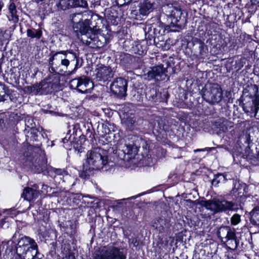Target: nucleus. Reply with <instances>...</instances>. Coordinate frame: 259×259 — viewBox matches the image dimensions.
Returning <instances> with one entry per match:
<instances>
[{
    "label": "nucleus",
    "instance_id": "obj_1",
    "mask_svg": "<svg viewBox=\"0 0 259 259\" xmlns=\"http://www.w3.org/2000/svg\"><path fill=\"white\" fill-rule=\"evenodd\" d=\"M50 67V70L53 72L60 73L63 69H67L70 63L75 62L73 71L80 68L83 64V61L75 53L70 51H60L56 53L50 58L49 60Z\"/></svg>",
    "mask_w": 259,
    "mask_h": 259
},
{
    "label": "nucleus",
    "instance_id": "obj_2",
    "mask_svg": "<svg viewBox=\"0 0 259 259\" xmlns=\"http://www.w3.org/2000/svg\"><path fill=\"white\" fill-rule=\"evenodd\" d=\"M86 164H84L83 171L88 174V171L92 170H100L106 168L109 163L107 152L100 148H96L89 151L87 154Z\"/></svg>",
    "mask_w": 259,
    "mask_h": 259
},
{
    "label": "nucleus",
    "instance_id": "obj_3",
    "mask_svg": "<svg viewBox=\"0 0 259 259\" xmlns=\"http://www.w3.org/2000/svg\"><path fill=\"white\" fill-rule=\"evenodd\" d=\"M165 4L161 8L162 14L170 19L169 27L180 28L185 22L183 10L179 5L178 0H164ZM162 17V15H161Z\"/></svg>",
    "mask_w": 259,
    "mask_h": 259
},
{
    "label": "nucleus",
    "instance_id": "obj_4",
    "mask_svg": "<svg viewBox=\"0 0 259 259\" xmlns=\"http://www.w3.org/2000/svg\"><path fill=\"white\" fill-rule=\"evenodd\" d=\"M248 94L242 96V108L246 114L251 117H255L259 110V95L256 85L251 86Z\"/></svg>",
    "mask_w": 259,
    "mask_h": 259
},
{
    "label": "nucleus",
    "instance_id": "obj_5",
    "mask_svg": "<svg viewBox=\"0 0 259 259\" xmlns=\"http://www.w3.org/2000/svg\"><path fill=\"white\" fill-rule=\"evenodd\" d=\"M18 256L23 259H34L38 251L35 241L27 236L19 238L16 247Z\"/></svg>",
    "mask_w": 259,
    "mask_h": 259
},
{
    "label": "nucleus",
    "instance_id": "obj_6",
    "mask_svg": "<svg viewBox=\"0 0 259 259\" xmlns=\"http://www.w3.org/2000/svg\"><path fill=\"white\" fill-rule=\"evenodd\" d=\"M201 205L206 209L211 211L213 214L232 210L234 205L231 201L219 198L202 201Z\"/></svg>",
    "mask_w": 259,
    "mask_h": 259
},
{
    "label": "nucleus",
    "instance_id": "obj_7",
    "mask_svg": "<svg viewBox=\"0 0 259 259\" xmlns=\"http://www.w3.org/2000/svg\"><path fill=\"white\" fill-rule=\"evenodd\" d=\"M202 98L211 104L220 103L223 99V90L217 83H209L205 85L202 91Z\"/></svg>",
    "mask_w": 259,
    "mask_h": 259
},
{
    "label": "nucleus",
    "instance_id": "obj_8",
    "mask_svg": "<svg viewBox=\"0 0 259 259\" xmlns=\"http://www.w3.org/2000/svg\"><path fill=\"white\" fill-rule=\"evenodd\" d=\"M126 253L124 248L109 244L100 248L99 254L95 259H126Z\"/></svg>",
    "mask_w": 259,
    "mask_h": 259
},
{
    "label": "nucleus",
    "instance_id": "obj_9",
    "mask_svg": "<svg viewBox=\"0 0 259 259\" xmlns=\"http://www.w3.org/2000/svg\"><path fill=\"white\" fill-rule=\"evenodd\" d=\"M69 87L79 93L88 94L91 92L93 84L88 77L82 76L71 80L69 81Z\"/></svg>",
    "mask_w": 259,
    "mask_h": 259
},
{
    "label": "nucleus",
    "instance_id": "obj_10",
    "mask_svg": "<svg viewBox=\"0 0 259 259\" xmlns=\"http://www.w3.org/2000/svg\"><path fill=\"white\" fill-rule=\"evenodd\" d=\"M25 90L27 92L33 93L35 95L38 94H48L53 92V83L43 80L39 84H35L32 86H27L25 87Z\"/></svg>",
    "mask_w": 259,
    "mask_h": 259
},
{
    "label": "nucleus",
    "instance_id": "obj_11",
    "mask_svg": "<svg viewBox=\"0 0 259 259\" xmlns=\"http://www.w3.org/2000/svg\"><path fill=\"white\" fill-rule=\"evenodd\" d=\"M139 147L136 142L133 144H125L121 150H118L120 158L124 161L130 160L137 153Z\"/></svg>",
    "mask_w": 259,
    "mask_h": 259
},
{
    "label": "nucleus",
    "instance_id": "obj_12",
    "mask_svg": "<svg viewBox=\"0 0 259 259\" xmlns=\"http://www.w3.org/2000/svg\"><path fill=\"white\" fill-rule=\"evenodd\" d=\"M145 76L150 80L154 79L156 81H160L165 79L166 74L163 65H158L151 68Z\"/></svg>",
    "mask_w": 259,
    "mask_h": 259
},
{
    "label": "nucleus",
    "instance_id": "obj_13",
    "mask_svg": "<svg viewBox=\"0 0 259 259\" xmlns=\"http://www.w3.org/2000/svg\"><path fill=\"white\" fill-rule=\"evenodd\" d=\"M127 82L122 77L116 78L110 85L111 92L118 96H124L126 92Z\"/></svg>",
    "mask_w": 259,
    "mask_h": 259
},
{
    "label": "nucleus",
    "instance_id": "obj_14",
    "mask_svg": "<svg viewBox=\"0 0 259 259\" xmlns=\"http://www.w3.org/2000/svg\"><path fill=\"white\" fill-rule=\"evenodd\" d=\"M80 40L83 44L92 48H100L103 46V42L99 40V37L95 33L93 32V30L88 36L80 38Z\"/></svg>",
    "mask_w": 259,
    "mask_h": 259
},
{
    "label": "nucleus",
    "instance_id": "obj_15",
    "mask_svg": "<svg viewBox=\"0 0 259 259\" xmlns=\"http://www.w3.org/2000/svg\"><path fill=\"white\" fill-rule=\"evenodd\" d=\"M78 28H75L74 26H73L74 31L76 33L78 38L79 33L81 35V38H83L85 36H88L89 34L93 31V29L90 27V21L88 19H85L83 21L78 23Z\"/></svg>",
    "mask_w": 259,
    "mask_h": 259
},
{
    "label": "nucleus",
    "instance_id": "obj_16",
    "mask_svg": "<svg viewBox=\"0 0 259 259\" xmlns=\"http://www.w3.org/2000/svg\"><path fill=\"white\" fill-rule=\"evenodd\" d=\"M96 78L99 81H106L113 76V73L110 68L101 66L96 70Z\"/></svg>",
    "mask_w": 259,
    "mask_h": 259
},
{
    "label": "nucleus",
    "instance_id": "obj_17",
    "mask_svg": "<svg viewBox=\"0 0 259 259\" xmlns=\"http://www.w3.org/2000/svg\"><path fill=\"white\" fill-rule=\"evenodd\" d=\"M158 4L157 0H145L141 5L139 11L141 15H146L156 8Z\"/></svg>",
    "mask_w": 259,
    "mask_h": 259
},
{
    "label": "nucleus",
    "instance_id": "obj_18",
    "mask_svg": "<svg viewBox=\"0 0 259 259\" xmlns=\"http://www.w3.org/2000/svg\"><path fill=\"white\" fill-rule=\"evenodd\" d=\"M227 233V237L225 238L224 241L228 242V244L230 245L229 248L234 250L237 248L239 244V241L236 236L235 230L230 227Z\"/></svg>",
    "mask_w": 259,
    "mask_h": 259
},
{
    "label": "nucleus",
    "instance_id": "obj_19",
    "mask_svg": "<svg viewBox=\"0 0 259 259\" xmlns=\"http://www.w3.org/2000/svg\"><path fill=\"white\" fill-rule=\"evenodd\" d=\"M213 125L223 132H226L232 127V123L224 118L217 119L213 122Z\"/></svg>",
    "mask_w": 259,
    "mask_h": 259
},
{
    "label": "nucleus",
    "instance_id": "obj_20",
    "mask_svg": "<svg viewBox=\"0 0 259 259\" xmlns=\"http://www.w3.org/2000/svg\"><path fill=\"white\" fill-rule=\"evenodd\" d=\"M168 225V221L166 219L161 218L153 221L152 223V226L159 233L164 232Z\"/></svg>",
    "mask_w": 259,
    "mask_h": 259
},
{
    "label": "nucleus",
    "instance_id": "obj_21",
    "mask_svg": "<svg viewBox=\"0 0 259 259\" xmlns=\"http://www.w3.org/2000/svg\"><path fill=\"white\" fill-rule=\"evenodd\" d=\"M35 189L29 187L25 188L22 194V197L29 201L36 199L38 196L39 193L36 190L37 187L35 186Z\"/></svg>",
    "mask_w": 259,
    "mask_h": 259
},
{
    "label": "nucleus",
    "instance_id": "obj_22",
    "mask_svg": "<svg viewBox=\"0 0 259 259\" xmlns=\"http://www.w3.org/2000/svg\"><path fill=\"white\" fill-rule=\"evenodd\" d=\"M132 51L140 55H142L146 53L147 50V46L146 45V41L143 40L142 41H135L132 48Z\"/></svg>",
    "mask_w": 259,
    "mask_h": 259
},
{
    "label": "nucleus",
    "instance_id": "obj_23",
    "mask_svg": "<svg viewBox=\"0 0 259 259\" xmlns=\"http://www.w3.org/2000/svg\"><path fill=\"white\" fill-rule=\"evenodd\" d=\"M49 173L51 177H53L56 182L59 184L60 183V181L59 180H62L64 176H67V172L62 169L51 168L49 170Z\"/></svg>",
    "mask_w": 259,
    "mask_h": 259
},
{
    "label": "nucleus",
    "instance_id": "obj_24",
    "mask_svg": "<svg viewBox=\"0 0 259 259\" xmlns=\"http://www.w3.org/2000/svg\"><path fill=\"white\" fill-rule=\"evenodd\" d=\"M9 13L8 16L9 20L12 21L13 23H17L19 21V16L17 15V11L14 3H12L10 4L9 7Z\"/></svg>",
    "mask_w": 259,
    "mask_h": 259
},
{
    "label": "nucleus",
    "instance_id": "obj_25",
    "mask_svg": "<svg viewBox=\"0 0 259 259\" xmlns=\"http://www.w3.org/2000/svg\"><path fill=\"white\" fill-rule=\"evenodd\" d=\"M228 180L226 174H218L214 176L211 184L214 187H218L219 184L224 183Z\"/></svg>",
    "mask_w": 259,
    "mask_h": 259
},
{
    "label": "nucleus",
    "instance_id": "obj_26",
    "mask_svg": "<svg viewBox=\"0 0 259 259\" xmlns=\"http://www.w3.org/2000/svg\"><path fill=\"white\" fill-rule=\"evenodd\" d=\"M83 16L82 13H74L70 15V19L73 23V26H74L75 28H78L79 26L78 23L83 21Z\"/></svg>",
    "mask_w": 259,
    "mask_h": 259
},
{
    "label": "nucleus",
    "instance_id": "obj_27",
    "mask_svg": "<svg viewBox=\"0 0 259 259\" xmlns=\"http://www.w3.org/2000/svg\"><path fill=\"white\" fill-rule=\"evenodd\" d=\"M70 7H81L86 8L88 7V4L85 0H69L68 4Z\"/></svg>",
    "mask_w": 259,
    "mask_h": 259
},
{
    "label": "nucleus",
    "instance_id": "obj_28",
    "mask_svg": "<svg viewBox=\"0 0 259 259\" xmlns=\"http://www.w3.org/2000/svg\"><path fill=\"white\" fill-rule=\"evenodd\" d=\"M27 35L31 38L39 39L42 35V31L39 29L34 28L28 29L27 30Z\"/></svg>",
    "mask_w": 259,
    "mask_h": 259
},
{
    "label": "nucleus",
    "instance_id": "obj_29",
    "mask_svg": "<svg viewBox=\"0 0 259 259\" xmlns=\"http://www.w3.org/2000/svg\"><path fill=\"white\" fill-rule=\"evenodd\" d=\"M136 123V119L133 117H128L123 121V123L124 124L127 129L132 131L135 127Z\"/></svg>",
    "mask_w": 259,
    "mask_h": 259
},
{
    "label": "nucleus",
    "instance_id": "obj_30",
    "mask_svg": "<svg viewBox=\"0 0 259 259\" xmlns=\"http://www.w3.org/2000/svg\"><path fill=\"white\" fill-rule=\"evenodd\" d=\"M229 227V226H223L220 227L218 230V235L221 238L222 241L225 240V238L227 237Z\"/></svg>",
    "mask_w": 259,
    "mask_h": 259
},
{
    "label": "nucleus",
    "instance_id": "obj_31",
    "mask_svg": "<svg viewBox=\"0 0 259 259\" xmlns=\"http://www.w3.org/2000/svg\"><path fill=\"white\" fill-rule=\"evenodd\" d=\"M245 187V185L244 184H241L239 183L238 182L235 181L234 182V187L233 188L232 191L233 193H237L238 194L242 193L241 189L244 190Z\"/></svg>",
    "mask_w": 259,
    "mask_h": 259
},
{
    "label": "nucleus",
    "instance_id": "obj_32",
    "mask_svg": "<svg viewBox=\"0 0 259 259\" xmlns=\"http://www.w3.org/2000/svg\"><path fill=\"white\" fill-rule=\"evenodd\" d=\"M146 96L149 100L156 101L157 100V93L156 89H152L146 92Z\"/></svg>",
    "mask_w": 259,
    "mask_h": 259
},
{
    "label": "nucleus",
    "instance_id": "obj_33",
    "mask_svg": "<svg viewBox=\"0 0 259 259\" xmlns=\"http://www.w3.org/2000/svg\"><path fill=\"white\" fill-rule=\"evenodd\" d=\"M241 221L240 215L238 213H235L231 218V223L232 225H237Z\"/></svg>",
    "mask_w": 259,
    "mask_h": 259
},
{
    "label": "nucleus",
    "instance_id": "obj_34",
    "mask_svg": "<svg viewBox=\"0 0 259 259\" xmlns=\"http://www.w3.org/2000/svg\"><path fill=\"white\" fill-rule=\"evenodd\" d=\"M69 0H60L59 2V5L60 6L61 9L62 10H65L67 8H69L70 6L68 5Z\"/></svg>",
    "mask_w": 259,
    "mask_h": 259
},
{
    "label": "nucleus",
    "instance_id": "obj_35",
    "mask_svg": "<svg viewBox=\"0 0 259 259\" xmlns=\"http://www.w3.org/2000/svg\"><path fill=\"white\" fill-rule=\"evenodd\" d=\"M35 166L36 168V169L35 170L36 172L40 173L43 172L47 168L46 162H44V163L41 164L40 165H39L38 167H37V166Z\"/></svg>",
    "mask_w": 259,
    "mask_h": 259
},
{
    "label": "nucleus",
    "instance_id": "obj_36",
    "mask_svg": "<svg viewBox=\"0 0 259 259\" xmlns=\"http://www.w3.org/2000/svg\"><path fill=\"white\" fill-rule=\"evenodd\" d=\"M251 217L252 219H258V220H259V212H258L257 208H255V209L253 210L252 211Z\"/></svg>",
    "mask_w": 259,
    "mask_h": 259
},
{
    "label": "nucleus",
    "instance_id": "obj_37",
    "mask_svg": "<svg viewBox=\"0 0 259 259\" xmlns=\"http://www.w3.org/2000/svg\"><path fill=\"white\" fill-rule=\"evenodd\" d=\"M49 186L47 185L43 184L41 187V190L40 191L42 193L46 194L48 192Z\"/></svg>",
    "mask_w": 259,
    "mask_h": 259
},
{
    "label": "nucleus",
    "instance_id": "obj_38",
    "mask_svg": "<svg viewBox=\"0 0 259 259\" xmlns=\"http://www.w3.org/2000/svg\"><path fill=\"white\" fill-rule=\"evenodd\" d=\"M213 149V148H205L204 149H197L194 150V152H197L205 151H210L211 150V149Z\"/></svg>",
    "mask_w": 259,
    "mask_h": 259
},
{
    "label": "nucleus",
    "instance_id": "obj_39",
    "mask_svg": "<svg viewBox=\"0 0 259 259\" xmlns=\"http://www.w3.org/2000/svg\"><path fill=\"white\" fill-rule=\"evenodd\" d=\"M63 259H75V256L73 254L69 253L68 254L66 255Z\"/></svg>",
    "mask_w": 259,
    "mask_h": 259
},
{
    "label": "nucleus",
    "instance_id": "obj_40",
    "mask_svg": "<svg viewBox=\"0 0 259 259\" xmlns=\"http://www.w3.org/2000/svg\"><path fill=\"white\" fill-rule=\"evenodd\" d=\"M6 96V95L5 91L4 93H0V102L4 101L6 100L5 99Z\"/></svg>",
    "mask_w": 259,
    "mask_h": 259
},
{
    "label": "nucleus",
    "instance_id": "obj_41",
    "mask_svg": "<svg viewBox=\"0 0 259 259\" xmlns=\"http://www.w3.org/2000/svg\"><path fill=\"white\" fill-rule=\"evenodd\" d=\"M5 92L4 86L0 82V93H4Z\"/></svg>",
    "mask_w": 259,
    "mask_h": 259
},
{
    "label": "nucleus",
    "instance_id": "obj_42",
    "mask_svg": "<svg viewBox=\"0 0 259 259\" xmlns=\"http://www.w3.org/2000/svg\"><path fill=\"white\" fill-rule=\"evenodd\" d=\"M252 5H256L259 3V0H250Z\"/></svg>",
    "mask_w": 259,
    "mask_h": 259
},
{
    "label": "nucleus",
    "instance_id": "obj_43",
    "mask_svg": "<svg viewBox=\"0 0 259 259\" xmlns=\"http://www.w3.org/2000/svg\"><path fill=\"white\" fill-rule=\"evenodd\" d=\"M137 197V196H133V197H131L130 198H127L126 199H135ZM126 199H121V200H125ZM121 201V200H118L117 201V203L118 204H120V201Z\"/></svg>",
    "mask_w": 259,
    "mask_h": 259
},
{
    "label": "nucleus",
    "instance_id": "obj_44",
    "mask_svg": "<svg viewBox=\"0 0 259 259\" xmlns=\"http://www.w3.org/2000/svg\"><path fill=\"white\" fill-rule=\"evenodd\" d=\"M4 6V3L2 0H0V12Z\"/></svg>",
    "mask_w": 259,
    "mask_h": 259
},
{
    "label": "nucleus",
    "instance_id": "obj_45",
    "mask_svg": "<svg viewBox=\"0 0 259 259\" xmlns=\"http://www.w3.org/2000/svg\"><path fill=\"white\" fill-rule=\"evenodd\" d=\"M68 141V140L67 139L66 137H65V138L62 139V141L63 143H65L66 141Z\"/></svg>",
    "mask_w": 259,
    "mask_h": 259
}]
</instances>
